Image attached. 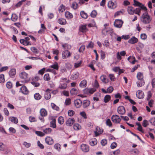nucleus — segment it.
I'll return each mask as SVG.
<instances>
[{
    "mask_svg": "<svg viewBox=\"0 0 155 155\" xmlns=\"http://www.w3.org/2000/svg\"><path fill=\"white\" fill-rule=\"evenodd\" d=\"M62 58L63 59H65L69 57L71 54L68 50H66L62 52Z\"/></svg>",
    "mask_w": 155,
    "mask_h": 155,
    "instance_id": "7",
    "label": "nucleus"
},
{
    "mask_svg": "<svg viewBox=\"0 0 155 155\" xmlns=\"http://www.w3.org/2000/svg\"><path fill=\"white\" fill-rule=\"evenodd\" d=\"M80 147L82 151L84 152H87L89 151V147L87 145L82 143Z\"/></svg>",
    "mask_w": 155,
    "mask_h": 155,
    "instance_id": "5",
    "label": "nucleus"
},
{
    "mask_svg": "<svg viewBox=\"0 0 155 155\" xmlns=\"http://www.w3.org/2000/svg\"><path fill=\"white\" fill-rule=\"evenodd\" d=\"M74 105L77 108L80 107L82 104V102L81 100L79 99H76L74 101Z\"/></svg>",
    "mask_w": 155,
    "mask_h": 155,
    "instance_id": "8",
    "label": "nucleus"
},
{
    "mask_svg": "<svg viewBox=\"0 0 155 155\" xmlns=\"http://www.w3.org/2000/svg\"><path fill=\"white\" fill-rule=\"evenodd\" d=\"M78 92V91L76 89L73 88L71 90L70 93L72 95H74L76 94Z\"/></svg>",
    "mask_w": 155,
    "mask_h": 155,
    "instance_id": "49",
    "label": "nucleus"
},
{
    "mask_svg": "<svg viewBox=\"0 0 155 155\" xmlns=\"http://www.w3.org/2000/svg\"><path fill=\"white\" fill-rule=\"evenodd\" d=\"M124 12V11L123 9H122L120 11H117L115 13L114 16L115 17H116L120 15L121 14H123Z\"/></svg>",
    "mask_w": 155,
    "mask_h": 155,
    "instance_id": "47",
    "label": "nucleus"
},
{
    "mask_svg": "<svg viewBox=\"0 0 155 155\" xmlns=\"http://www.w3.org/2000/svg\"><path fill=\"white\" fill-rule=\"evenodd\" d=\"M97 15V12L96 10H93L91 13V16L92 18H95Z\"/></svg>",
    "mask_w": 155,
    "mask_h": 155,
    "instance_id": "53",
    "label": "nucleus"
},
{
    "mask_svg": "<svg viewBox=\"0 0 155 155\" xmlns=\"http://www.w3.org/2000/svg\"><path fill=\"white\" fill-rule=\"evenodd\" d=\"M11 19L13 21H15L18 19V16L15 14H12Z\"/></svg>",
    "mask_w": 155,
    "mask_h": 155,
    "instance_id": "43",
    "label": "nucleus"
},
{
    "mask_svg": "<svg viewBox=\"0 0 155 155\" xmlns=\"http://www.w3.org/2000/svg\"><path fill=\"white\" fill-rule=\"evenodd\" d=\"M67 87V83H64L63 84H60L58 88L61 89H65Z\"/></svg>",
    "mask_w": 155,
    "mask_h": 155,
    "instance_id": "39",
    "label": "nucleus"
},
{
    "mask_svg": "<svg viewBox=\"0 0 155 155\" xmlns=\"http://www.w3.org/2000/svg\"><path fill=\"white\" fill-rule=\"evenodd\" d=\"M117 111L120 114L123 115L125 113V110L123 106H120L118 107Z\"/></svg>",
    "mask_w": 155,
    "mask_h": 155,
    "instance_id": "9",
    "label": "nucleus"
},
{
    "mask_svg": "<svg viewBox=\"0 0 155 155\" xmlns=\"http://www.w3.org/2000/svg\"><path fill=\"white\" fill-rule=\"evenodd\" d=\"M144 94L141 91H138L137 92L136 96L139 99H142L144 97Z\"/></svg>",
    "mask_w": 155,
    "mask_h": 155,
    "instance_id": "17",
    "label": "nucleus"
},
{
    "mask_svg": "<svg viewBox=\"0 0 155 155\" xmlns=\"http://www.w3.org/2000/svg\"><path fill=\"white\" fill-rule=\"evenodd\" d=\"M113 88L112 86H110L107 89V93H110L113 91Z\"/></svg>",
    "mask_w": 155,
    "mask_h": 155,
    "instance_id": "61",
    "label": "nucleus"
},
{
    "mask_svg": "<svg viewBox=\"0 0 155 155\" xmlns=\"http://www.w3.org/2000/svg\"><path fill=\"white\" fill-rule=\"evenodd\" d=\"M89 144L92 146L97 144V140L95 138H93L91 139L89 141Z\"/></svg>",
    "mask_w": 155,
    "mask_h": 155,
    "instance_id": "22",
    "label": "nucleus"
},
{
    "mask_svg": "<svg viewBox=\"0 0 155 155\" xmlns=\"http://www.w3.org/2000/svg\"><path fill=\"white\" fill-rule=\"evenodd\" d=\"M20 90L21 92L23 94L27 95L29 94V91L26 87L23 85L20 88Z\"/></svg>",
    "mask_w": 155,
    "mask_h": 155,
    "instance_id": "13",
    "label": "nucleus"
},
{
    "mask_svg": "<svg viewBox=\"0 0 155 155\" xmlns=\"http://www.w3.org/2000/svg\"><path fill=\"white\" fill-rule=\"evenodd\" d=\"M138 41V39L134 36L129 40L128 42L129 43L131 44H134L137 42Z\"/></svg>",
    "mask_w": 155,
    "mask_h": 155,
    "instance_id": "18",
    "label": "nucleus"
},
{
    "mask_svg": "<svg viewBox=\"0 0 155 155\" xmlns=\"http://www.w3.org/2000/svg\"><path fill=\"white\" fill-rule=\"evenodd\" d=\"M120 150L119 149H117L113 152V153L111 155H118L120 153Z\"/></svg>",
    "mask_w": 155,
    "mask_h": 155,
    "instance_id": "60",
    "label": "nucleus"
},
{
    "mask_svg": "<svg viewBox=\"0 0 155 155\" xmlns=\"http://www.w3.org/2000/svg\"><path fill=\"white\" fill-rule=\"evenodd\" d=\"M19 76L20 78L22 80L21 82L23 83H27L30 81V79L28 78V74L25 72H21Z\"/></svg>",
    "mask_w": 155,
    "mask_h": 155,
    "instance_id": "3",
    "label": "nucleus"
},
{
    "mask_svg": "<svg viewBox=\"0 0 155 155\" xmlns=\"http://www.w3.org/2000/svg\"><path fill=\"white\" fill-rule=\"evenodd\" d=\"M111 119L113 122L116 124L120 123L121 121V119L120 118L119 116L117 115H112Z\"/></svg>",
    "mask_w": 155,
    "mask_h": 155,
    "instance_id": "4",
    "label": "nucleus"
},
{
    "mask_svg": "<svg viewBox=\"0 0 155 155\" xmlns=\"http://www.w3.org/2000/svg\"><path fill=\"white\" fill-rule=\"evenodd\" d=\"M6 148V146L3 143H0V150L2 151H4Z\"/></svg>",
    "mask_w": 155,
    "mask_h": 155,
    "instance_id": "42",
    "label": "nucleus"
},
{
    "mask_svg": "<svg viewBox=\"0 0 155 155\" xmlns=\"http://www.w3.org/2000/svg\"><path fill=\"white\" fill-rule=\"evenodd\" d=\"M110 99L111 96L109 95H107L104 97V101L105 103H107L110 100Z\"/></svg>",
    "mask_w": 155,
    "mask_h": 155,
    "instance_id": "38",
    "label": "nucleus"
},
{
    "mask_svg": "<svg viewBox=\"0 0 155 155\" xmlns=\"http://www.w3.org/2000/svg\"><path fill=\"white\" fill-rule=\"evenodd\" d=\"M106 123V125L109 127H111L112 125V123L110 119H108L107 120Z\"/></svg>",
    "mask_w": 155,
    "mask_h": 155,
    "instance_id": "59",
    "label": "nucleus"
},
{
    "mask_svg": "<svg viewBox=\"0 0 155 155\" xmlns=\"http://www.w3.org/2000/svg\"><path fill=\"white\" fill-rule=\"evenodd\" d=\"M149 125L148 122L146 120H144L143 121L142 125L144 127H147Z\"/></svg>",
    "mask_w": 155,
    "mask_h": 155,
    "instance_id": "58",
    "label": "nucleus"
},
{
    "mask_svg": "<svg viewBox=\"0 0 155 155\" xmlns=\"http://www.w3.org/2000/svg\"><path fill=\"white\" fill-rule=\"evenodd\" d=\"M75 122L74 119L73 118H69L66 121V124L68 126H71Z\"/></svg>",
    "mask_w": 155,
    "mask_h": 155,
    "instance_id": "11",
    "label": "nucleus"
},
{
    "mask_svg": "<svg viewBox=\"0 0 155 155\" xmlns=\"http://www.w3.org/2000/svg\"><path fill=\"white\" fill-rule=\"evenodd\" d=\"M150 123L153 125H155V118H152L149 120Z\"/></svg>",
    "mask_w": 155,
    "mask_h": 155,
    "instance_id": "64",
    "label": "nucleus"
},
{
    "mask_svg": "<svg viewBox=\"0 0 155 155\" xmlns=\"http://www.w3.org/2000/svg\"><path fill=\"white\" fill-rule=\"evenodd\" d=\"M127 11L128 13L130 15H133L134 13V9L132 6H128Z\"/></svg>",
    "mask_w": 155,
    "mask_h": 155,
    "instance_id": "21",
    "label": "nucleus"
},
{
    "mask_svg": "<svg viewBox=\"0 0 155 155\" xmlns=\"http://www.w3.org/2000/svg\"><path fill=\"white\" fill-rule=\"evenodd\" d=\"M87 84V81L85 80H83L81 81L79 84V86L81 88L86 87Z\"/></svg>",
    "mask_w": 155,
    "mask_h": 155,
    "instance_id": "20",
    "label": "nucleus"
},
{
    "mask_svg": "<svg viewBox=\"0 0 155 155\" xmlns=\"http://www.w3.org/2000/svg\"><path fill=\"white\" fill-rule=\"evenodd\" d=\"M58 123L60 124H62L64 122V118L62 116L59 117L58 119Z\"/></svg>",
    "mask_w": 155,
    "mask_h": 155,
    "instance_id": "41",
    "label": "nucleus"
},
{
    "mask_svg": "<svg viewBox=\"0 0 155 155\" xmlns=\"http://www.w3.org/2000/svg\"><path fill=\"white\" fill-rule=\"evenodd\" d=\"M41 95L39 93H36L34 95V97L36 100H39L41 98Z\"/></svg>",
    "mask_w": 155,
    "mask_h": 155,
    "instance_id": "37",
    "label": "nucleus"
},
{
    "mask_svg": "<svg viewBox=\"0 0 155 155\" xmlns=\"http://www.w3.org/2000/svg\"><path fill=\"white\" fill-rule=\"evenodd\" d=\"M79 75L78 72H76L72 74L70 78L72 80H74L78 78Z\"/></svg>",
    "mask_w": 155,
    "mask_h": 155,
    "instance_id": "23",
    "label": "nucleus"
},
{
    "mask_svg": "<svg viewBox=\"0 0 155 155\" xmlns=\"http://www.w3.org/2000/svg\"><path fill=\"white\" fill-rule=\"evenodd\" d=\"M12 84L11 82L8 81L7 83L6 86L7 88L8 89H10L12 87Z\"/></svg>",
    "mask_w": 155,
    "mask_h": 155,
    "instance_id": "63",
    "label": "nucleus"
},
{
    "mask_svg": "<svg viewBox=\"0 0 155 155\" xmlns=\"http://www.w3.org/2000/svg\"><path fill=\"white\" fill-rule=\"evenodd\" d=\"M80 15L81 17L84 19H86L88 17V15L84 11H81L80 13Z\"/></svg>",
    "mask_w": 155,
    "mask_h": 155,
    "instance_id": "33",
    "label": "nucleus"
},
{
    "mask_svg": "<svg viewBox=\"0 0 155 155\" xmlns=\"http://www.w3.org/2000/svg\"><path fill=\"white\" fill-rule=\"evenodd\" d=\"M4 75L3 74L0 75V83H3L5 82Z\"/></svg>",
    "mask_w": 155,
    "mask_h": 155,
    "instance_id": "55",
    "label": "nucleus"
},
{
    "mask_svg": "<svg viewBox=\"0 0 155 155\" xmlns=\"http://www.w3.org/2000/svg\"><path fill=\"white\" fill-rule=\"evenodd\" d=\"M78 4L75 2H73L71 8H73L74 9H76L78 7Z\"/></svg>",
    "mask_w": 155,
    "mask_h": 155,
    "instance_id": "54",
    "label": "nucleus"
},
{
    "mask_svg": "<svg viewBox=\"0 0 155 155\" xmlns=\"http://www.w3.org/2000/svg\"><path fill=\"white\" fill-rule=\"evenodd\" d=\"M16 73V70L15 68L11 69L9 72V75L11 77H13L15 76Z\"/></svg>",
    "mask_w": 155,
    "mask_h": 155,
    "instance_id": "31",
    "label": "nucleus"
},
{
    "mask_svg": "<svg viewBox=\"0 0 155 155\" xmlns=\"http://www.w3.org/2000/svg\"><path fill=\"white\" fill-rule=\"evenodd\" d=\"M51 105L52 109L57 111H58L59 110V107L57 106L54 104L51 103Z\"/></svg>",
    "mask_w": 155,
    "mask_h": 155,
    "instance_id": "44",
    "label": "nucleus"
},
{
    "mask_svg": "<svg viewBox=\"0 0 155 155\" xmlns=\"http://www.w3.org/2000/svg\"><path fill=\"white\" fill-rule=\"evenodd\" d=\"M86 27L87 25L86 24L80 25L79 27V31L83 33H85L87 31Z\"/></svg>",
    "mask_w": 155,
    "mask_h": 155,
    "instance_id": "12",
    "label": "nucleus"
},
{
    "mask_svg": "<svg viewBox=\"0 0 155 155\" xmlns=\"http://www.w3.org/2000/svg\"><path fill=\"white\" fill-rule=\"evenodd\" d=\"M51 78L49 74H46L44 76V79L45 81H49Z\"/></svg>",
    "mask_w": 155,
    "mask_h": 155,
    "instance_id": "46",
    "label": "nucleus"
},
{
    "mask_svg": "<svg viewBox=\"0 0 155 155\" xmlns=\"http://www.w3.org/2000/svg\"><path fill=\"white\" fill-rule=\"evenodd\" d=\"M129 62L133 64H134L135 62V58L134 57H131L129 56L127 58Z\"/></svg>",
    "mask_w": 155,
    "mask_h": 155,
    "instance_id": "34",
    "label": "nucleus"
},
{
    "mask_svg": "<svg viewBox=\"0 0 155 155\" xmlns=\"http://www.w3.org/2000/svg\"><path fill=\"white\" fill-rule=\"evenodd\" d=\"M152 20V17L148 14L147 12H144L140 17V21L143 24L150 23Z\"/></svg>",
    "mask_w": 155,
    "mask_h": 155,
    "instance_id": "1",
    "label": "nucleus"
},
{
    "mask_svg": "<svg viewBox=\"0 0 155 155\" xmlns=\"http://www.w3.org/2000/svg\"><path fill=\"white\" fill-rule=\"evenodd\" d=\"M9 120L11 121L12 122L16 124L18 122L17 118L14 117H11L9 118Z\"/></svg>",
    "mask_w": 155,
    "mask_h": 155,
    "instance_id": "29",
    "label": "nucleus"
},
{
    "mask_svg": "<svg viewBox=\"0 0 155 155\" xmlns=\"http://www.w3.org/2000/svg\"><path fill=\"white\" fill-rule=\"evenodd\" d=\"M54 148L56 150L59 152L61 149V146L59 143H56L54 144Z\"/></svg>",
    "mask_w": 155,
    "mask_h": 155,
    "instance_id": "30",
    "label": "nucleus"
},
{
    "mask_svg": "<svg viewBox=\"0 0 155 155\" xmlns=\"http://www.w3.org/2000/svg\"><path fill=\"white\" fill-rule=\"evenodd\" d=\"M52 131V129L49 128H46L43 130V133L45 134H45H49L51 133Z\"/></svg>",
    "mask_w": 155,
    "mask_h": 155,
    "instance_id": "36",
    "label": "nucleus"
},
{
    "mask_svg": "<svg viewBox=\"0 0 155 155\" xmlns=\"http://www.w3.org/2000/svg\"><path fill=\"white\" fill-rule=\"evenodd\" d=\"M103 132V130L101 129L99 127L97 126L96 128V131H94V133L96 136H97Z\"/></svg>",
    "mask_w": 155,
    "mask_h": 155,
    "instance_id": "15",
    "label": "nucleus"
},
{
    "mask_svg": "<svg viewBox=\"0 0 155 155\" xmlns=\"http://www.w3.org/2000/svg\"><path fill=\"white\" fill-rule=\"evenodd\" d=\"M51 90L48 89L46 90L44 95L45 98L46 100H48L51 97Z\"/></svg>",
    "mask_w": 155,
    "mask_h": 155,
    "instance_id": "10",
    "label": "nucleus"
},
{
    "mask_svg": "<svg viewBox=\"0 0 155 155\" xmlns=\"http://www.w3.org/2000/svg\"><path fill=\"white\" fill-rule=\"evenodd\" d=\"M134 5L136 6H139V7L142 4L140 3L139 2L136 1V0H134Z\"/></svg>",
    "mask_w": 155,
    "mask_h": 155,
    "instance_id": "56",
    "label": "nucleus"
},
{
    "mask_svg": "<svg viewBox=\"0 0 155 155\" xmlns=\"http://www.w3.org/2000/svg\"><path fill=\"white\" fill-rule=\"evenodd\" d=\"M137 78L139 81H140L141 84H140V82L138 81L137 82V87H141L144 85V81L143 80V73L140 72H139L137 74Z\"/></svg>",
    "mask_w": 155,
    "mask_h": 155,
    "instance_id": "2",
    "label": "nucleus"
},
{
    "mask_svg": "<svg viewBox=\"0 0 155 155\" xmlns=\"http://www.w3.org/2000/svg\"><path fill=\"white\" fill-rule=\"evenodd\" d=\"M40 113L41 116L42 117H45L47 115L46 110L44 108L41 109L40 110Z\"/></svg>",
    "mask_w": 155,
    "mask_h": 155,
    "instance_id": "27",
    "label": "nucleus"
},
{
    "mask_svg": "<svg viewBox=\"0 0 155 155\" xmlns=\"http://www.w3.org/2000/svg\"><path fill=\"white\" fill-rule=\"evenodd\" d=\"M73 128L75 130H79L81 129V126L78 124H75L73 125Z\"/></svg>",
    "mask_w": 155,
    "mask_h": 155,
    "instance_id": "35",
    "label": "nucleus"
},
{
    "mask_svg": "<svg viewBox=\"0 0 155 155\" xmlns=\"http://www.w3.org/2000/svg\"><path fill=\"white\" fill-rule=\"evenodd\" d=\"M31 50L33 53L35 54H37L39 52L38 50L35 47H31Z\"/></svg>",
    "mask_w": 155,
    "mask_h": 155,
    "instance_id": "48",
    "label": "nucleus"
},
{
    "mask_svg": "<svg viewBox=\"0 0 155 155\" xmlns=\"http://www.w3.org/2000/svg\"><path fill=\"white\" fill-rule=\"evenodd\" d=\"M101 81L104 83H107L108 82V79L106 78L105 75H102L100 78Z\"/></svg>",
    "mask_w": 155,
    "mask_h": 155,
    "instance_id": "26",
    "label": "nucleus"
},
{
    "mask_svg": "<svg viewBox=\"0 0 155 155\" xmlns=\"http://www.w3.org/2000/svg\"><path fill=\"white\" fill-rule=\"evenodd\" d=\"M123 23V22L121 20L116 19L115 20L114 23V26L117 28H121Z\"/></svg>",
    "mask_w": 155,
    "mask_h": 155,
    "instance_id": "6",
    "label": "nucleus"
},
{
    "mask_svg": "<svg viewBox=\"0 0 155 155\" xmlns=\"http://www.w3.org/2000/svg\"><path fill=\"white\" fill-rule=\"evenodd\" d=\"M136 124L138 126L137 130L143 133V130L142 127L140 124L139 123H137Z\"/></svg>",
    "mask_w": 155,
    "mask_h": 155,
    "instance_id": "45",
    "label": "nucleus"
},
{
    "mask_svg": "<svg viewBox=\"0 0 155 155\" xmlns=\"http://www.w3.org/2000/svg\"><path fill=\"white\" fill-rule=\"evenodd\" d=\"M96 91L94 88H86L84 90V92L87 94H92Z\"/></svg>",
    "mask_w": 155,
    "mask_h": 155,
    "instance_id": "19",
    "label": "nucleus"
},
{
    "mask_svg": "<svg viewBox=\"0 0 155 155\" xmlns=\"http://www.w3.org/2000/svg\"><path fill=\"white\" fill-rule=\"evenodd\" d=\"M108 6L110 8L114 9L116 8V5L112 1H110L108 3Z\"/></svg>",
    "mask_w": 155,
    "mask_h": 155,
    "instance_id": "24",
    "label": "nucleus"
},
{
    "mask_svg": "<svg viewBox=\"0 0 155 155\" xmlns=\"http://www.w3.org/2000/svg\"><path fill=\"white\" fill-rule=\"evenodd\" d=\"M60 82H65L67 83H68L70 82L69 80H67L66 78H61L60 79Z\"/></svg>",
    "mask_w": 155,
    "mask_h": 155,
    "instance_id": "52",
    "label": "nucleus"
},
{
    "mask_svg": "<svg viewBox=\"0 0 155 155\" xmlns=\"http://www.w3.org/2000/svg\"><path fill=\"white\" fill-rule=\"evenodd\" d=\"M141 9L140 8L138 7L134 9V13L136 14L140 15V13Z\"/></svg>",
    "mask_w": 155,
    "mask_h": 155,
    "instance_id": "51",
    "label": "nucleus"
},
{
    "mask_svg": "<svg viewBox=\"0 0 155 155\" xmlns=\"http://www.w3.org/2000/svg\"><path fill=\"white\" fill-rule=\"evenodd\" d=\"M90 101L87 100H85L83 101L82 103L83 107L84 108L87 107L90 104Z\"/></svg>",
    "mask_w": 155,
    "mask_h": 155,
    "instance_id": "25",
    "label": "nucleus"
},
{
    "mask_svg": "<svg viewBox=\"0 0 155 155\" xmlns=\"http://www.w3.org/2000/svg\"><path fill=\"white\" fill-rule=\"evenodd\" d=\"M45 141L46 143L49 145L52 144L54 142L52 138L49 137H47L45 138Z\"/></svg>",
    "mask_w": 155,
    "mask_h": 155,
    "instance_id": "14",
    "label": "nucleus"
},
{
    "mask_svg": "<svg viewBox=\"0 0 155 155\" xmlns=\"http://www.w3.org/2000/svg\"><path fill=\"white\" fill-rule=\"evenodd\" d=\"M58 21L60 24L63 25H65L67 23L65 19L64 18H59L58 19Z\"/></svg>",
    "mask_w": 155,
    "mask_h": 155,
    "instance_id": "28",
    "label": "nucleus"
},
{
    "mask_svg": "<svg viewBox=\"0 0 155 155\" xmlns=\"http://www.w3.org/2000/svg\"><path fill=\"white\" fill-rule=\"evenodd\" d=\"M65 10L64 7L63 5H61L59 8V11L60 12H63Z\"/></svg>",
    "mask_w": 155,
    "mask_h": 155,
    "instance_id": "62",
    "label": "nucleus"
},
{
    "mask_svg": "<svg viewBox=\"0 0 155 155\" xmlns=\"http://www.w3.org/2000/svg\"><path fill=\"white\" fill-rule=\"evenodd\" d=\"M110 29H108V28H105L102 31V33L103 34L106 35L107 34L109 33V32L110 31Z\"/></svg>",
    "mask_w": 155,
    "mask_h": 155,
    "instance_id": "50",
    "label": "nucleus"
},
{
    "mask_svg": "<svg viewBox=\"0 0 155 155\" xmlns=\"http://www.w3.org/2000/svg\"><path fill=\"white\" fill-rule=\"evenodd\" d=\"M35 133L36 134L39 136L42 137L45 135V134L41 131H36Z\"/></svg>",
    "mask_w": 155,
    "mask_h": 155,
    "instance_id": "57",
    "label": "nucleus"
},
{
    "mask_svg": "<svg viewBox=\"0 0 155 155\" xmlns=\"http://www.w3.org/2000/svg\"><path fill=\"white\" fill-rule=\"evenodd\" d=\"M65 17L68 19L71 18L73 17L72 14L68 11L65 12Z\"/></svg>",
    "mask_w": 155,
    "mask_h": 155,
    "instance_id": "32",
    "label": "nucleus"
},
{
    "mask_svg": "<svg viewBox=\"0 0 155 155\" xmlns=\"http://www.w3.org/2000/svg\"><path fill=\"white\" fill-rule=\"evenodd\" d=\"M49 119H52V121L50 122V127H51L55 128L56 127V125L55 124V121L56 120L55 119L53 118V117L51 116L49 117Z\"/></svg>",
    "mask_w": 155,
    "mask_h": 155,
    "instance_id": "16",
    "label": "nucleus"
},
{
    "mask_svg": "<svg viewBox=\"0 0 155 155\" xmlns=\"http://www.w3.org/2000/svg\"><path fill=\"white\" fill-rule=\"evenodd\" d=\"M50 67L56 70H58L59 68V66L57 62H55L54 64L51 65Z\"/></svg>",
    "mask_w": 155,
    "mask_h": 155,
    "instance_id": "40",
    "label": "nucleus"
}]
</instances>
